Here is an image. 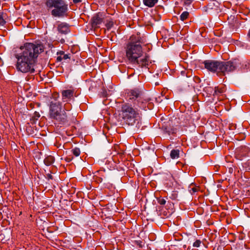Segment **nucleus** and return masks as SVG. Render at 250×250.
I'll return each mask as SVG.
<instances>
[{
    "mask_svg": "<svg viewBox=\"0 0 250 250\" xmlns=\"http://www.w3.org/2000/svg\"><path fill=\"white\" fill-rule=\"evenodd\" d=\"M22 52L16 55L17 59L16 68L22 73H33L35 72L34 66L38 55L44 51V46L42 43H26L21 47Z\"/></svg>",
    "mask_w": 250,
    "mask_h": 250,
    "instance_id": "obj_1",
    "label": "nucleus"
},
{
    "mask_svg": "<svg viewBox=\"0 0 250 250\" xmlns=\"http://www.w3.org/2000/svg\"><path fill=\"white\" fill-rule=\"evenodd\" d=\"M120 115L126 125L131 126L136 125L138 128L141 126V117L136 106L133 107L127 103L123 104Z\"/></svg>",
    "mask_w": 250,
    "mask_h": 250,
    "instance_id": "obj_2",
    "label": "nucleus"
},
{
    "mask_svg": "<svg viewBox=\"0 0 250 250\" xmlns=\"http://www.w3.org/2000/svg\"><path fill=\"white\" fill-rule=\"evenodd\" d=\"M142 43L141 38L138 35H132L130 37L125 48L126 58L130 63L143 56L144 52Z\"/></svg>",
    "mask_w": 250,
    "mask_h": 250,
    "instance_id": "obj_3",
    "label": "nucleus"
},
{
    "mask_svg": "<svg viewBox=\"0 0 250 250\" xmlns=\"http://www.w3.org/2000/svg\"><path fill=\"white\" fill-rule=\"evenodd\" d=\"M205 68L208 70L216 72L219 76L225 75L226 72L234 70L236 64L232 62H219L212 60H206L204 62Z\"/></svg>",
    "mask_w": 250,
    "mask_h": 250,
    "instance_id": "obj_4",
    "label": "nucleus"
},
{
    "mask_svg": "<svg viewBox=\"0 0 250 250\" xmlns=\"http://www.w3.org/2000/svg\"><path fill=\"white\" fill-rule=\"evenodd\" d=\"M126 99L127 101L133 103L134 107L146 110L148 100L144 98L143 92L137 88L128 90L126 93Z\"/></svg>",
    "mask_w": 250,
    "mask_h": 250,
    "instance_id": "obj_5",
    "label": "nucleus"
},
{
    "mask_svg": "<svg viewBox=\"0 0 250 250\" xmlns=\"http://www.w3.org/2000/svg\"><path fill=\"white\" fill-rule=\"evenodd\" d=\"M47 9L51 11V15L55 17H62L68 11V4L64 0H47L45 3Z\"/></svg>",
    "mask_w": 250,
    "mask_h": 250,
    "instance_id": "obj_6",
    "label": "nucleus"
},
{
    "mask_svg": "<svg viewBox=\"0 0 250 250\" xmlns=\"http://www.w3.org/2000/svg\"><path fill=\"white\" fill-rule=\"evenodd\" d=\"M62 111V104L60 102L51 101L50 102L49 115L50 119H52L57 117V115Z\"/></svg>",
    "mask_w": 250,
    "mask_h": 250,
    "instance_id": "obj_7",
    "label": "nucleus"
},
{
    "mask_svg": "<svg viewBox=\"0 0 250 250\" xmlns=\"http://www.w3.org/2000/svg\"><path fill=\"white\" fill-rule=\"evenodd\" d=\"M151 62L150 60V57L148 54H145L144 56L138 58L136 59L133 62L131 63L133 64H137L139 67L141 68H148L149 65L151 64Z\"/></svg>",
    "mask_w": 250,
    "mask_h": 250,
    "instance_id": "obj_8",
    "label": "nucleus"
},
{
    "mask_svg": "<svg viewBox=\"0 0 250 250\" xmlns=\"http://www.w3.org/2000/svg\"><path fill=\"white\" fill-rule=\"evenodd\" d=\"M104 17L105 15L99 13L92 18L91 25L94 30L100 27V25L105 22Z\"/></svg>",
    "mask_w": 250,
    "mask_h": 250,
    "instance_id": "obj_9",
    "label": "nucleus"
},
{
    "mask_svg": "<svg viewBox=\"0 0 250 250\" xmlns=\"http://www.w3.org/2000/svg\"><path fill=\"white\" fill-rule=\"evenodd\" d=\"M250 151V148L247 146H241L237 148L235 151L236 157L238 159H242L246 157Z\"/></svg>",
    "mask_w": 250,
    "mask_h": 250,
    "instance_id": "obj_10",
    "label": "nucleus"
},
{
    "mask_svg": "<svg viewBox=\"0 0 250 250\" xmlns=\"http://www.w3.org/2000/svg\"><path fill=\"white\" fill-rule=\"evenodd\" d=\"M52 120L58 122L59 124L64 125L67 123L68 121V115L65 111L63 110L62 111L57 115V117H54Z\"/></svg>",
    "mask_w": 250,
    "mask_h": 250,
    "instance_id": "obj_11",
    "label": "nucleus"
},
{
    "mask_svg": "<svg viewBox=\"0 0 250 250\" xmlns=\"http://www.w3.org/2000/svg\"><path fill=\"white\" fill-rule=\"evenodd\" d=\"M74 94V89L62 90V100L64 102H68L73 98Z\"/></svg>",
    "mask_w": 250,
    "mask_h": 250,
    "instance_id": "obj_12",
    "label": "nucleus"
},
{
    "mask_svg": "<svg viewBox=\"0 0 250 250\" xmlns=\"http://www.w3.org/2000/svg\"><path fill=\"white\" fill-rule=\"evenodd\" d=\"M58 31L62 34H66L70 31L69 25L64 22L59 23L57 26Z\"/></svg>",
    "mask_w": 250,
    "mask_h": 250,
    "instance_id": "obj_13",
    "label": "nucleus"
},
{
    "mask_svg": "<svg viewBox=\"0 0 250 250\" xmlns=\"http://www.w3.org/2000/svg\"><path fill=\"white\" fill-rule=\"evenodd\" d=\"M162 129L165 133L167 134L168 135L175 134L177 132L176 128L170 125L166 126H163Z\"/></svg>",
    "mask_w": 250,
    "mask_h": 250,
    "instance_id": "obj_14",
    "label": "nucleus"
},
{
    "mask_svg": "<svg viewBox=\"0 0 250 250\" xmlns=\"http://www.w3.org/2000/svg\"><path fill=\"white\" fill-rule=\"evenodd\" d=\"M226 90L224 85H221L215 87L213 95L219 96L224 93Z\"/></svg>",
    "mask_w": 250,
    "mask_h": 250,
    "instance_id": "obj_15",
    "label": "nucleus"
},
{
    "mask_svg": "<svg viewBox=\"0 0 250 250\" xmlns=\"http://www.w3.org/2000/svg\"><path fill=\"white\" fill-rule=\"evenodd\" d=\"M158 0H143V3L148 7H153L157 2Z\"/></svg>",
    "mask_w": 250,
    "mask_h": 250,
    "instance_id": "obj_16",
    "label": "nucleus"
},
{
    "mask_svg": "<svg viewBox=\"0 0 250 250\" xmlns=\"http://www.w3.org/2000/svg\"><path fill=\"white\" fill-rule=\"evenodd\" d=\"M55 159L53 156L49 155L47 156L44 160V163L46 166L51 165L54 162Z\"/></svg>",
    "mask_w": 250,
    "mask_h": 250,
    "instance_id": "obj_17",
    "label": "nucleus"
},
{
    "mask_svg": "<svg viewBox=\"0 0 250 250\" xmlns=\"http://www.w3.org/2000/svg\"><path fill=\"white\" fill-rule=\"evenodd\" d=\"M7 17V14L3 12H0V25L3 26L5 23Z\"/></svg>",
    "mask_w": 250,
    "mask_h": 250,
    "instance_id": "obj_18",
    "label": "nucleus"
},
{
    "mask_svg": "<svg viewBox=\"0 0 250 250\" xmlns=\"http://www.w3.org/2000/svg\"><path fill=\"white\" fill-rule=\"evenodd\" d=\"M180 151L178 149H172L170 154L171 158L172 159H177L179 157Z\"/></svg>",
    "mask_w": 250,
    "mask_h": 250,
    "instance_id": "obj_19",
    "label": "nucleus"
},
{
    "mask_svg": "<svg viewBox=\"0 0 250 250\" xmlns=\"http://www.w3.org/2000/svg\"><path fill=\"white\" fill-rule=\"evenodd\" d=\"M40 117V114L38 112H35L34 113V115L31 119V121L32 123L35 124L36 121L39 119Z\"/></svg>",
    "mask_w": 250,
    "mask_h": 250,
    "instance_id": "obj_20",
    "label": "nucleus"
},
{
    "mask_svg": "<svg viewBox=\"0 0 250 250\" xmlns=\"http://www.w3.org/2000/svg\"><path fill=\"white\" fill-rule=\"evenodd\" d=\"M189 16V13L187 11H184L183 12L180 16V19L182 21H186Z\"/></svg>",
    "mask_w": 250,
    "mask_h": 250,
    "instance_id": "obj_21",
    "label": "nucleus"
},
{
    "mask_svg": "<svg viewBox=\"0 0 250 250\" xmlns=\"http://www.w3.org/2000/svg\"><path fill=\"white\" fill-rule=\"evenodd\" d=\"M70 57L68 54H63L62 56H59L57 57V61L58 62H61L62 60H66L69 59Z\"/></svg>",
    "mask_w": 250,
    "mask_h": 250,
    "instance_id": "obj_22",
    "label": "nucleus"
},
{
    "mask_svg": "<svg viewBox=\"0 0 250 250\" xmlns=\"http://www.w3.org/2000/svg\"><path fill=\"white\" fill-rule=\"evenodd\" d=\"M72 152L73 154L76 157L79 156L81 153L80 149L78 147H75L73 148L72 150Z\"/></svg>",
    "mask_w": 250,
    "mask_h": 250,
    "instance_id": "obj_23",
    "label": "nucleus"
},
{
    "mask_svg": "<svg viewBox=\"0 0 250 250\" xmlns=\"http://www.w3.org/2000/svg\"><path fill=\"white\" fill-rule=\"evenodd\" d=\"M134 243L139 248H143L145 245V243L141 240L135 241Z\"/></svg>",
    "mask_w": 250,
    "mask_h": 250,
    "instance_id": "obj_24",
    "label": "nucleus"
},
{
    "mask_svg": "<svg viewBox=\"0 0 250 250\" xmlns=\"http://www.w3.org/2000/svg\"><path fill=\"white\" fill-rule=\"evenodd\" d=\"M113 25V22L111 20H106L105 26L107 30H109Z\"/></svg>",
    "mask_w": 250,
    "mask_h": 250,
    "instance_id": "obj_25",
    "label": "nucleus"
},
{
    "mask_svg": "<svg viewBox=\"0 0 250 250\" xmlns=\"http://www.w3.org/2000/svg\"><path fill=\"white\" fill-rule=\"evenodd\" d=\"M157 201L160 205H164L166 203V200L162 197L157 198Z\"/></svg>",
    "mask_w": 250,
    "mask_h": 250,
    "instance_id": "obj_26",
    "label": "nucleus"
},
{
    "mask_svg": "<svg viewBox=\"0 0 250 250\" xmlns=\"http://www.w3.org/2000/svg\"><path fill=\"white\" fill-rule=\"evenodd\" d=\"M59 94L57 92H55L52 94V99H53L52 101H58L57 100L59 98Z\"/></svg>",
    "mask_w": 250,
    "mask_h": 250,
    "instance_id": "obj_27",
    "label": "nucleus"
},
{
    "mask_svg": "<svg viewBox=\"0 0 250 250\" xmlns=\"http://www.w3.org/2000/svg\"><path fill=\"white\" fill-rule=\"evenodd\" d=\"M71 105L69 103L65 104L64 105L63 109H62V110H64V111H69L71 109Z\"/></svg>",
    "mask_w": 250,
    "mask_h": 250,
    "instance_id": "obj_28",
    "label": "nucleus"
},
{
    "mask_svg": "<svg viewBox=\"0 0 250 250\" xmlns=\"http://www.w3.org/2000/svg\"><path fill=\"white\" fill-rule=\"evenodd\" d=\"M189 191L191 194H193L198 191V188L197 187H191V186L190 187Z\"/></svg>",
    "mask_w": 250,
    "mask_h": 250,
    "instance_id": "obj_29",
    "label": "nucleus"
},
{
    "mask_svg": "<svg viewBox=\"0 0 250 250\" xmlns=\"http://www.w3.org/2000/svg\"><path fill=\"white\" fill-rule=\"evenodd\" d=\"M201 243V242L200 240H197L195 242H194V243L193 244V246L194 247H196V248L199 247Z\"/></svg>",
    "mask_w": 250,
    "mask_h": 250,
    "instance_id": "obj_30",
    "label": "nucleus"
},
{
    "mask_svg": "<svg viewBox=\"0 0 250 250\" xmlns=\"http://www.w3.org/2000/svg\"><path fill=\"white\" fill-rule=\"evenodd\" d=\"M46 178L48 180H52L53 177L51 173H47L46 174Z\"/></svg>",
    "mask_w": 250,
    "mask_h": 250,
    "instance_id": "obj_31",
    "label": "nucleus"
},
{
    "mask_svg": "<svg viewBox=\"0 0 250 250\" xmlns=\"http://www.w3.org/2000/svg\"><path fill=\"white\" fill-rule=\"evenodd\" d=\"M194 80L196 83H200L201 81L200 79L198 77H195Z\"/></svg>",
    "mask_w": 250,
    "mask_h": 250,
    "instance_id": "obj_32",
    "label": "nucleus"
},
{
    "mask_svg": "<svg viewBox=\"0 0 250 250\" xmlns=\"http://www.w3.org/2000/svg\"><path fill=\"white\" fill-rule=\"evenodd\" d=\"M191 2V0H185V3L186 4H189Z\"/></svg>",
    "mask_w": 250,
    "mask_h": 250,
    "instance_id": "obj_33",
    "label": "nucleus"
},
{
    "mask_svg": "<svg viewBox=\"0 0 250 250\" xmlns=\"http://www.w3.org/2000/svg\"><path fill=\"white\" fill-rule=\"evenodd\" d=\"M64 54V52L62 51H61L57 53V55H60V56H62Z\"/></svg>",
    "mask_w": 250,
    "mask_h": 250,
    "instance_id": "obj_34",
    "label": "nucleus"
},
{
    "mask_svg": "<svg viewBox=\"0 0 250 250\" xmlns=\"http://www.w3.org/2000/svg\"><path fill=\"white\" fill-rule=\"evenodd\" d=\"M247 165H248V169H249V170H250V160H248V161L247 162Z\"/></svg>",
    "mask_w": 250,
    "mask_h": 250,
    "instance_id": "obj_35",
    "label": "nucleus"
},
{
    "mask_svg": "<svg viewBox=\"0 0 250 250\" xmlns=\"http://www.w3.org/2000/svg\"><path fill=\"white\" fill-rule=\"evenodd\" d=\"M73 1L75 3L81 2V0H73Z\"/></svg>",
    "mask_w": 250,
    "mask_h": 250,
    "instance_id": "obj_36",
    "label": "nucleus"
},
{
    "mask_svg": "<svg viewBox=\"0 0 250 250\" xmlns=\"http://www.w3.org/2000/svg\"><path fill=\"white\" fill-rule=\"evenodd\" d=\"M65 160H66V161L67 162H70V161H71V158H66V159H65Z\"/></svg>",
    "mask_w": 250,
    "mask_h": 250,
    "instance_id": "obj_37",
    "label": "nucleus"
},
{
    "mask_svg": "<svg viewBox=\"0 0 250 250\" xmlns=\"http://www.w3.org/2000/svg\"><path fill=\"white\" fill-rule=\"evenodd\" d=\"M248 36L249 38H250V29L249 30V32H248Z\"/></svg>",
    "mask_w": 250,
    "mask_h": 250,
    "instance_id": "obj_38",
    "label": "nucleus"
},
{
    "mask_svg": "<svg viewBox=\"0 0 250 250\" xmlns=\"http://www.w3.org/2000/svg\"><path fill=\"white\" fill-rule=\"evenodd\" d=\"M61 42L62 43H63L64 42V39H61Z\"/></svg>",
    "mask_w": 250,
    "mask_h": 250,
    "instance_id": "obj_39",
    "label": "nucleus"
},
{
    "mask_svg": "<svg viewBox=\"0 0 250 250\" xmlns=\"http://www.w3.org/2000/svg\"><path fill=\"white\" fill-rule=\"evenodd\" d=\"M164 215L165 216H166V217H168V215H167V213L166 214H165V213H164Z\"/></svg>",
    "mask_w": 250,
    "mask_h": 250,
    "instance_id": "obj_40",
    "label": "nucleus"
},
{
    "mask_svg": "<svg viewBox=\"0 0 250 250\" xmlns=\"http://www.w3.org/2000/svg\"><path fill=\"white\" fill-rule=\"evenodd\" d=\"M181 74H182V75H184L185 74V71H182L181 72Z\"/></svg>",
    "mask_w": 250,
    "mask_h": 250,
    "instance_id": "obj_41",
    "label": "nucleus"
}]
</instances>
